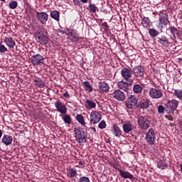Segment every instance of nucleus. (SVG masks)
<instances>
[{
	"label": "nucleus",
	"mask_w": 182,
	"mask_h": 182,
	"mask_svg": "<svg viewBox=\"0 0 182 182\" xmlns=\"http://www.w3.org/2000/svg\"><path fill=\"white\" fill-rule=\"evenodd\" d=\"M165 117L170 122H173V120H174V118H173V116L171 115H166Z\"/></svg>",
	"instance_id": "nucleus-46"
},
{
	"label": "nucleus",
	"mask_w": 182,
	"mask_h": 182,
	"mask_svg": "<svg viewBox=\"0 0 182 182\" xmlns=\"http://www.w3.org/2000/svg\"><path fill=\"white\" fill-rule=\"evenodd\" d=\"M75 119L77 122L80 123V124H82V126H85V124H86V123L85 122V119L83 118V115L78 114H77Z\"/></svg>",
	"instance_id": "nucleus-33"
},
{
	"label": "nucleus",
	"mask_w": 182,
	"mask_h": 182,
	"mask_svg": "<svg viewBox=\"0 0 182 182\" xmlns=\"http://www.w3.org/2000/svg\"><path fill=\"white\" fill-rule=\"evenodd\" d=\"M2 2H5L6 0H1Z\"/></svg>",
	"instance_id": "nucleus-56"
},
{
	"label": "nucleus",
	"mask_w": 182,
	"mask_h": 182,
	"mask_svg": "<svg viewBox=\"0 0 182 182\" xmlns=\"http://www.w3.org/2000/svg\"><path fill=\"white\" fill-rule=\"evenodd\" d=\"M145 140L150 146H154L156 143V132L153 128L149 129L146 133Z\"/></svg>",
	"instance_id": "nucleus-5"
},
{
	"label": "nucleus",
	"mask_w": 182,
	"mask_h": 182,
	"mask_svg": "<svg viewBox=\"0 0 182 182\" xmlns=\"http://www.w3.org/2000/svg\"><path fill=\"white\" fill-rule=\"evenodd\" d=\"M55 32H57V33H61L62 35H65V32L63 30H60V28L56 29Z\"/></svg>",
	"instance_id": "nucleus-47"
},
{
	"label": "nucleus",
	"mask_w": 182,
	"mask_h": 182,
	"mask_svg": "<svg viewBox=\"0 0 182 182\" xmlns=\"http://www.w3.org/2000/svg\"><path fill=\"white\" fill-rule=\"evenodd\" d=\"M74 133L75 137V141L77 143H86L87 141V136L85 133V129L80 127H75L74 128Z\"/></svg>",
	"instance_id": "nucleus-1"
},
{
	"label": "nucleus",
	"mask_w": 182,
	"mask_h": 182,
	"mask_svg": "<svg viewBox=\"0 0 182 182\" xmlns=\"http://www.w3.org/2000/svg\"><path fill=\"white\" fill-rule=\"evenodd\" d=\"M66 31L67 33L65 35L68 36V39L70 42H77V41H79V36L77 34H75V30L66 28Z\"/></svg>",
	"instance_id": "nucleus-12"
},
{
	"label": "nucleus",
	"mask_w": 182,
	"mask_h": 182,
	"mask_svg": "<svg viewBox=\"0 0 182 182\" xmlns=\"http://www.w3.org/2000/svg\"><path fill=\"white\" fill-rule=\"evenodd\" d=\"M141 23L142 25H146V26H147V25L150 23V18H149V17H144L141 18Z\"/></svg>",
	"instance_id": "nucleus-41"
},
{
	"label": "nucleus",
	"mask_w": 182,
	"mask_h": 182,
	"mask_svg": "<svg viewBox=\"0 0 182 182\" xmlns=\"http://www.w3.org/2000/svg\"><path fill=\"white\" fill-rule=\"evenodd\" d=\"M87 11H89V12H91L92 14H96V12H97V11H99V8L97 6H96V5L90 3L88 5V7L87 8Z\"/></svg>",
	"instance_id": "nucleus-32"
},
{
	"label": "nucleus",
	"mask_w": 182,
	"mask_h": 182,
	"mask_svg": "<svg viewBox=\"0 0 182 182\" xmlns=\"http://www.w3.org/2000/svg\"><path fill=\"white\" fill-rule=\"evenodd\" d=\"M178 101L174 99L168 100V102L165 104L166 112H168V113H174L178 107Z\"/></svg>",
	"instance_id": "nucleus-2"
},
{
	"label": "nucleus",
	"mask_w": 182,
	"mask_h": 182,
	"mask_svg": "<svg viewBox=\"0 0 182 182\" xmlns=\"http://www.w3.org/2000/svg\"><path fill=\"white\" fill-rule=\"evenodd\" d=\"M102 120V114H100L97 111H93L90 114V122L93 124H97V123H99Z\"/></svg>",
	"instance_id": "nucleus-14"
},
{
	"label": "nucleus",
	"mask_w": 182,
	"mask_h": 182,
	"mask_svg": "<svg viewBox=\"0 0 182 182\" xmlns=\"http://www.w3.org/2000/svg\"><path fill=\"white\" fill-rule=\"evenodd\" d=\"M138 102L139 98H137L136 95H131L127 98L125 106L127 109H134Z\"/></svg>",
	"instance_id": "nucleus-6"
},
{
	"label": "nucleus",
	"mask_w": 182,
	"mask_h": 182,
	"mask_svg": "<svg viewBox=\"0 0 182 182\" xmlns=\"http://www.w3.org/2000/svg\"><path fill=\"white\" fill-rule=\"evenodd\" d=\"M121 75L124 79V80H127V82H129L130 77H132V69H129L127 68H124L121 70Z\"/></svg>",
	"instance_id": "nucleus-16"
},
{
	"label": "nucleus",
	"mask_w": 182,
	"mask_h": 182,
	"mask_svg": "<svg viewBox=\"0 0 182 182\" xmlns=\"http://www.w3.org/2000/svg\"><path fill=\"white\" fill-rule=\"evenodd\" d=\"M166 31H169L173 36V38L176 39V38H180V33L178 31V29L174 26H171L169 28H167Z\"/></svg>",
	"instance_id": "nucleus-24"
},
{
	"label": "nucleus",
	"mask_w": 182,
	"mask_h": 182,
	"mask_svg": "<svg viewBox=\"0 0 182 182\" xmlns=\"http://www.w3.org/2000/svg\"><path fill=\"white\" fill-rule=\"evenodd\" d=\"M9 8L10 9H16V8H18V1H10L9 4Z\"/></svg>",
	"instance_id": "nucleus-38"
},
{
	"label": "nucleus",
	"mask_w": 182,
	"mask_h": 182,
	"mask_svg": "<svg viewBox=\"0 0 182 182\" xmlns=\"http://www.w3.org/2000/svg\"><path fill=\"white\" fill-rule=\"evenodd\" d=\"M117 86L119 89L124 90V92H127L129 90V83L124 81H121L117 82Z\"/></svg>",
	"instance_id": "nucleus-25"
},
{
	"label": "nucleus",
	"mask_w": 182,
	"mask_h": 182,
	"mask_svg": "<svg viewBox=\"0 0 182 182\" xmlns=\"http://www.w3.org/2000/svg\"><path fill=\"white\" fill-rule=\"evenodd\" d=\"M157 167L158 168H161V170H164V168H167V163L161 161L157 163Z\"/></svg>",
	"instance_id": "nucleus-36"
},
{
	"label": "nucleus",
	"mask_w": 182,
	"mask_h": 182,
	"mask_svg": "<svg viewBox=\"0 0 182 182\" xmlns=\"http://www.w3.org/2000/svg\"><path fill=\"white\" fill-rule=\"evenodd\" d=\"M170 126H171V127H174V126H176V124L174 123H170Z\"/></svg>",
	"instance_id": "nucleus-52"
},
{
	"label": "nucleus",
	"mask_w": 182,
	"mask_h": 182,
	"mask_svg": "<svg viewBox=\"0 0 182 182\" xmlns=\"http://www.w3.org/2000/svg\"><path fill=\"white\" fill-rule=\"evenodd\" d=\"M132 90L136 95H140L143 93V87L140 84H135L133 86Z\"/></svg>",
	"instance_id": "nucleus-28"
},
{
	"label": "nucleus",
	"mask_w": 182,
	"mask_h": 182,
	"mask_svg": "<svg viewBox=\"0 0 182 182\" xmlns=\"http://www.w3.org/2000/svg\"><path fill=\"white\" fill-rule=\"evenodd\" d=\"M2 137V130L0 129V139Z\"/></svg>",
	"instance_id": "nucleus-54"
},
{
	"label": "nucleus",
	"mask_w": 182,
	"mask_h": 182,
	"mask_svg": "<svg viewBox=\"0 0 182 182\" xmlns=\"http://www.w3.org/2000/svg\"><path fill=\"white\" fill-rule=\"evenodd\" d=\"M119 176H121L122 178H129L130 180H132V181H134V180L136 179V178L129 171H125L121 169H119Z\"/></svg>",
	"instance_id": "nucleus-19"
},
{
	"label": "nucleus",
	"mask_w": 182,
	"mask_h": 182,
	"mask_svg": "<svg viewBox=\"0 0 182 182\" xmlns=\"http://www.w3.org/2000/svg\"><path fill=\"white\" fill-rule=\"evenodd\" d=\"M164 111H166V105H164V107L163 105L158 106V113H159V114H163Z\"/></svg>",
	"instance_id": "nucleus-42"
},
{
	"label": "nucleus",
	"mask_w": 182,
	"mask_h": 182,
	"mask_svg": "<svg viewBox=\"0 0 182 182\" xmlns=\"http://www.w3.org/2000/svg\"><path fill=\"white\" fill-rule=\"evenodd\" d=\"M36 41L41 45H48L49 38H48L47 36L43 35L41 31H38V34L36 36Z\"/></svg>",
	"instance_id": "nucleus-7"
},
{
	"label": "nucleus",
	"mask_w": 182,
	"mask_h": 182,
	"mask_svg": "<svg viewBox=\"0 0 182 182\" xmlns=\"http://www.w3.org/2000/svg\"><path fill=\"white\" fill-rule=\"evenodd\" d=\"M34 83L36 86L40 87L41 89L45 87L46 86V83L45 81L42 80L41 78H37L34 80Z\"/></svg>",
	"instance_id": "nucleus-31"
},
{
	"label": "nucleus",
	"mask_w": 182,
	"mask_h": 182,
	"mask_svg": "<svg viewBox=\"0 0 182 182\" xmlns=\"http://www.w3.org/2000/svg\"><path fill=\"white\" fill-rule=\"evenodd\" d=\"M181 171L182 172V164L181 165Z\"/></svg>",
	"instance_id": "nucleus-55"
},
{
	"label": "nucleus",
	"mask_w": 182,
	"mask_h": 182,
	"mask_svg": "<svg viewBox=\"0 0 182 182\" xmlns=\"http://www.w3.org/2000/svg\"><path fill=\"white\" fill-rule=\"evenodd\" d=\"M36 16L38 21H40L41 23L45 25L48 22V19H49V15L46 14V12H39L36 11Z\"/></svg>",
	"instance_id": "nucleus-11"
},
{
	"label": "nucleus",
	"mask_w": 182,
	"mask_h": 182,
	"mask_svg": "<svg viewBox=\"0 0 182 182\" xmlns=\"http://www.w3.org/2000/svg\"><path fill=\"white\" fill-rule=\"evenodd\" d=\"M157 42L159 45H162V46H168L170 45V41L166 36L157 37Z\"/></svg>",
	"instance_id": "nucleus-18"
},
{
	"label": "nucleus",
	"mask_w": 182,
	"mask_h": 182,
	"mask_svg": "<svg viewBox=\"0 0 182 182\" xmlns=\"http://www.w3.org/2000/svg\"><path fill=\"white\" fill-rule=\"evenodd\" d=\"M137 124L142 130H147L150 127V120L144 116H140L137 119Z\"/></svg>",
	"instance_id": "nucleus-3"
},
{
	"label": "nucleus",
	"mask_w": 182,
	"mask_h": 182,
	"mask_svg": "<svg viewBox=\"0 0 182 182\" xmlns=\"http://www.w3.org/2000/svg\"><path fill=\"white\" fill-rule=\"evenodd\" d=\"M159 25H164V26H167L170 23L168 20V15L164 12H160L159 14Z\"/></svg>",
	"instance_id": "nucleus-10"
},
{
	"label": "nucleus",
	"mask_w": 182,
	"mask_h": 182,
	"mask_svg": "<svg viewBox=\"0 0 182 182\" xmlns=\"http://www.w3.org/2000/svg\"><path fill=\"white\" fill-rule=\"evenodd\" d=\"M133 73L135 77H139V79H144V67L141 65H138L133 68Z\"/></svg>",
	"instance_id": "nucleus-9"
},
{
	"label": "nucleus",
	"mask_w": 182,
	"mask_h": 182,
	"mask_svg": "<svg viewBox=\"0 0 182 182\" xmlns=\"http://www.w3.org/2000/svg\"><path fill=\"white\" fill-rule=\"evenodd\" d=\"M14 140V138L11 135L5 134L4 135L1 141L5 146H9L12 144V141Z\"/></svg>",
	"instance_id": "nucleus-22"
},
{
	"label": "nucleus",
	"mask_w": 182,
	"mask_h": 182,
	"mask_svg": "<svg viewBox=\"0 0 182 182\" xmlns=\"http://www.w3.org/2000/svg\"><path fill=\"white\" fill-rule=\"evenodd\" d=\"M84 86L87 92H92L93 90V88L92 87V85H90V82H89V81L84 82Z\"/></svg>",
	"instance_id": "nucleus-37"
},
{
	"label": "nucleus",
	"mask_w": 182,
	"mask_h": 182,
	"mask_svg": "<svg viewBox=\"0 0 182 182\" xmlns=\"http://www.w3.org/2000/svg\"><path fill=\"white\" fill-rule=\"evenodd\" d=\"M78 182H90V179L86 176H82L80 178Z\"/></svg>",
	"instance_id": "nucleus-45"
},
{
	"label": "nucleus",
	"mask_w": 182,
	"mask_h": 182,
	"mask_svg": "<svg viewBox=\"0 0 182 182\" xmlns=\"http://www.w3.org/2000/svg\"><path fill=\"white\" fill-rule=\"evenodd\" d=\"M67 176L70 178H73L77 176V171L73 168H69L67 170Z\"/></svg>",
	"instance_id": "nucleus-30"
},
{
	"label": "nucleus",
	"mask_w": 182,
	"mask_h": 182,
	"mask_svg": "<svg viewBox=\"0 0 182 182\" xmlns=\"http://www.w3.org/2000/svg\"><path fill=\"white\" fill-rule=\"evenodd\" d=\"M149 104L150 100H149L148 99H141L139 101L137 107L139 109H142L143 110H144V109H149Z\"/></svg>",
	"instance_id": "nucleus-17"
},
{
	"label": "nucleus",
	"mask_w": 182,
	"mask_h": 182,
	"mask_svg": "<svg viewBox=\"0 0 182 182\" xmlns=\"http://www.w3.org/2000/svg\"><path fill=\"white\" fill-rule=\"evenodd\" d=\"M112 134L114 136H115V137H117L118 139H120L122 136H123V132L119 127H117V125L113 126Z\"/></svg>",
	"instance_id": "nucleus-21"
},
{
	"label": "nucleus",
	"mask_w": 182,
	"mask_h": 182,
	"mask_svg": "<svg viewBox=\"0 0 182 182\" xmlns=\"http://www.w3.org/2000/svg\"><path fill=\"white\" fill-rule=\"evenodd\" d=\"M31 63L33 66H42L45 63V58L39 53L33 55L31 58Z\"/></svg>",
	"instance_id": "nucleus-4"
},
{
	"label": "nucleus",
	"mask_w": 182,
	"mask_h": 182,
	"mask_svg": "<svg viewBox=\"0 0 182 182\" xmlns=\"http://www.w3.org/2000/svg\"><path fill=\"white\" fill-rule=\"evenodd\" d=\"M50 16L53 19H55V21H57V22H59L60 21V12L58 10H54L50 11Z\"/></svg>",
	"instance_id": "nucleus-27"
},
{
	"label": "nucleus",
	"mask_w": 182,
	"mask_h": 182,
	"mask_svg": "<svg viewBox=\"0 0 182 182\" xmlns=\"http://www.w3.org/2000/svg\"><path fill=\"white\" fill-rule=\"evenodd\" d=\"M63 97H66L67 99H69V97H70V95H69V92H68V91H67L63 93Z\"/></svg>",
	"instance_id": "nucleus-48"
},
{
	"label": "nucleus",
	"mask_w": 182,
	"mask_h": 182,
	"mask_svg": "<svg viewBox=\"0 0 182 182\" xmlns=\"http://www.w3.org/2000/svg\"><path fill=\"white\" fill-rule=\"evenodd\" d=\"M122 129L124 133H130L133 130V124L130 122L123 124Z\"/></svg>",
	"instance_id": "nucleus-26"
},
{
	"label": "nucleus",
	"mask_w": 182,
	"mask_h": 182,
	"mask_svg": "<svg viewBox=\"0 0 182 182\" xmlns=\"http://www.w3.org/2000/svg\"><path fill=\"white\" fill-rule=\"evenodd\" d=\"M102 26H104V28H105V31H106L107 29H109V25H107V22H104V23H102Z\"/></svg>",
	"instance_id": "nucleus-49"
},
{
	"label": "nucleus",
	"mask_w": 182,
	"mask_h": 182,
	"mask_svg": "<svg viewBox=\"0 0 182 182\" xmlns=\"http://www.w3.org/2000/svg\"><path fill=\"white\" fill-rule=\"evenodd\" d=\"M55 109L59 112V113H61V114H66L68 112V107H66V105L60 101V100L56 101L54 103Z\"/></svg>",
	"instance_id": "nucleus-8"
},
{
	"label": "nucleus",
	"mask_w": 182,
	"mask_h": 182,
	"mask_svg": "<svg viewBox=\"0 0 182 182\" xmlns=\"http://www.w3.org/2000/svg\"><path fill=\"white\" fill-rule=\"evenodd\" d=\"M92 130H93L94 133H96V128L95 127H92Z\"/></svg>",
	"instance_id": "nucleus-53"
},
{
	"label": "nucleus",
	"mask_w": 182,
	"mask_h": 182,
	"mask_svg": "<svg viewBox=\"0 0 182 182\" xmlns=\"http://www.w3.org/2000/svg\"><path fill=\"white\" fill-rule=\"evenodd\" d=\"M63 120L64 123H65L66 124H72V117H70V115H69V114H65L63 117Z\"/></svg>",
	"instance_id": "nucleus-35"
},
{
	"label": "nucleus",
	"mask_w": 182,
	"mask_h": 182,
	"mask_svg": "<svg viewBox=\"0 0 182 182\" xmlns=\"http://www.w3.org/2000/svg\"><path fill=\"white\" fill-rule=\"evenodd\" d=\"M106 122L105 120H102L100 122V124H98V127L99 129H106Z\"/></svg>",
	"instance_id": "nucleus-44"
},
{
	"label": "nucleus",
	"mask_w": 182,
	"mask_h": 182,
	"mask_svg": "<svg viewBox=\"0 0 182 182\" xmlns=\"http://www.w3.org/2000/svg\"><path fill=\"white\" fill-rule=\"evenodd\" d=\"M4 43H6V46L11 49L15 48V45H16V43H15L12 37H6L4 39Z\"/></svg>",
	"instance_id": "nucleus-23"
},
{
	"label": "nucleus",
	"mask_w": 182,
	"mask_h": 182,
	"mask_svg": "<svg viewBox=\"0 0 182 182\" xmlns=\"http://www.w3.org/2000/svg\"><path fill=\"white\" fill-rule=\"evenodd\" d=\"M6 52H8V48L6 47H5V46L0 43V53H6Z\"/></svg>",
	"instance_id": "nucleus-43"
},
{
	"label": "nucleus",
	"mask_w": 182,
	"mask_h": 182,
	"mask_svg": "<svg viewBox=\"0 0 182 182\" xmlns=\"http://www.w3.org/2000/svg\"><path fill=\"white\" fill-rule=\"evenodd\" d=\"M149 96L152 99H160L163 97V90L156 88H151L149 90Z\"/></svg>",
	"instance_id": "nucleus-13"
},
{
	"label": "nucleus",
	"mask_w": 182,
	"mask_h": 182,
	"mask_svg": "<svg viewBox=\"0 0 182 182\" xmlns=\"http://www.w3.org/2000/svg\"><path fill=\"white\" fill-rule=\"evenodd\" d=\"M98 87L102 93H107L110 87H109V84L106 82H100L98 84Z\"/></svg>",
	"instance_id": "nucleus-20"
},
{
	"label": "nucleus",
	"mask_w": 182,
	"mask_h": 182,
	"mask_svg": "<svg viewBox=\"0 0 182 182\" xmlns=\"http://www.w3.org/2000/svg\"><path fill=\"white\" fill-rule=\"evenodd\" d=\"M112 96L114 99H116V100H118V102H123L124 99H126V95L120 90H116L114 92H113Z\"/></svg>",
	"instance_id": "nucleus-15"
},
{
	"label": "nucleus",
	"mask_w": 182,
	"mask_h": 182,
	"mask_svg": "<svg viewBox=\"0 0 182 182\" xmlns=\"http://www.w3.org/2000/svg\"><path fill=\"white\" fill-rule=\"evenodd\" d=\"M149 36L151 37V38H156V36H159V34L160 33H159L157 31V30L154 29V28H149Z\"/></svg>",
	"instance_id": "nucleus-34"
},
{
	"label": "nucleus",
	"mask_w": 182,
	"mask_h": 182,
	"mask_svg": "<svg viewBox=\"0 0 182 182\" xmlns=\"http://www.w3.org/2000/svg\"><path fill=\"white\" fill-rule=\"evenodd\" d=\"M174 96H176L178 99L181 100L182 99V90H174L173 92Z\"/></svg>",
	"instance_id": "nucleus-39"
},
{
	"label": "nucleus",
	"mask_w": 182,
	"mask_h": 182,
	"mask_svg": "<svg viewBox=\"0 0 182 182\" xmlns=\"http://www.w3.org/2000/svg\"><path fill=\"white\" fill-rule=\"evenodd\" d=\"M161 31L164 28V25H159Z\"/></svg>",
	"instance_id": "nucleus-51"
},
{
	"label": "nucleus",
	"mask_w": 182,
	"mask_h": 182,
	"mask_svg": "<svg viewBox=\"0 0 182 182\" xmlns=\"http://www.w3.org/2000/svg\"><path fill=\"white\" fill-rule=\"evenodd\" d=\"M85 106L87 109H96V102L92 100L87 99Z\"/></svg>",
	"instance_id": "nucleus-29"
},
{
	"label": "nucleus",
	"mask_w": 182,
	"mask_h": 182,
	"mask_svg": "<svg viewBox=\"0 0 182 182\" xmlns=\"http://www.w3.org/2000/svg\"><path fill=\"white\" fill-rule=\"evenodd\" d=\"M78 164L79 166H85V161H79Z\"/></svg>",
	"instance_id": "nucleus-50"
},
{
	"label": "nucleus",
	"mask_w": 182,
	"mask_h": 182,
	"mask_svg": "<svg viewBox=\"0 0 182 182\" xmlns=\"http://www.w3.org/2000/svg\"><path fill=\"white\" fill-rule=\"evenodd\" d=\"M90 0H73L74 5L80 6V2H82V4H87V2Z\"/></svg>",
	"instance_id": "nucleus-40"
}]
</instances>
